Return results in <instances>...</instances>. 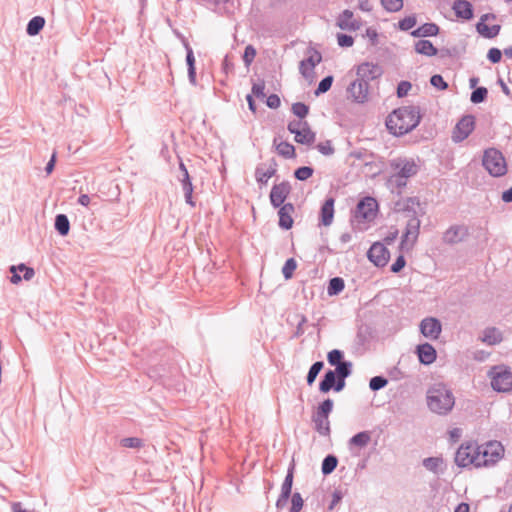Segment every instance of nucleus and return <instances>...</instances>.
Masks as SVG:
<instances>
[{
  "label": "nucleus",
  "instance_id": "nucleus-1",
  "mask_svg": "<svg viewBox=\"0 0 512 512\" xmlns=\"http://www.w3.org/2000/svg\"><path fill=\"white\" fill-rule=\"evenodd\" d=\"M420 121V114L414 107H401L393 110L386 119V127L395 136L413 130Z\"/></svg>",
  "mask_w": 512,
  "mask_h": 512
},
{
  "label": "nucleus",
  "instance_id": "nucleus-2",
  "mask_svg": "<svg viewBox=\"0 0 512 512\" xmlns=\"http://www.w3.org/2000/svg\"><path fill=\"white\" fill-rule=\"evenodd\" d=\"M427 404L431 411L437 414H447L453 408L455 399L444 384L438 383L428 390Z\"/></svg>",
  "mask_w": 512,
  "mask_h": 512
},
{
  "label": "nucleus",
  "instance_id": "nucleus-3",
  "mask_svg": "<svg viewBox=\"0 0 512 512\" xmlns=\"http://www.w3.org/2000/svg\"><path fill=\"white\" fill-rule=\"evenodd\" d=\"M483 165L494 177L503 176L507 171V165L502 153L494 148L487 149L483 155Z\"/></svg>",
  "mask_w": 512,
  "mask_h": 512
},
{
  "label": "nucleus",
  "instance_id": "nucleus-4",
  "mask_svg": "<svg viewBox=\"0 0 512 512\" xmlns=\"http://www.w3.org/2000/svg\"><path fill=\"white\" fill-rule=\"evenodd\" d=\"M504 456V447L500 442L491 441L479 446L478 467L493 465Z\"/></svg>",
  "mask_w": 512,
  "mask_h": 512
},
{
  "label": "nucleus",
  "instance_id": "nucleus-5",
  "mask_svg": "<svg viewBox=\"0 0 512 512\" xmlns=\"http://www.w3.org/2000/svg\"><path fill=\"white\" fill-rule=\"evenodd\" d=\"M394 173L391 181L397 186L405 185V179L415 175L418 171V165L413 159H399L392 163Z\"/></svg>",
  "mask_w": 512,
  "mask_h": 512
},
{
  "label": "nucleus",
  "instance_id": "nucleus-6",
  "mask_svg": "<svg viewBox=\"0 0 512 512\" xmlns=\"http://www.w3.org/2000/svg\"><path fill=\"white\" fill-rule=\"evenodd\" d=\"M378 213V202L373 197H364L356 206L354 218L358 223L373 221Z\"/></svg>",
  "mask_w": 512,
  "mask_h": 512
},
{
  "label": "nucleus",
  "instance_id": "nucleus-7",
  "mask_svg": "<svg viewBox=\"0 0 512 512\" xmlns=\"http://www.w3.org/2000/svg\"><path fill=\"white\" fill-rule=\"evenodd\" d=\"M479 445L474 442L463 443L457 450L455 462L460 467L473 465L478 467Z\"/></svg>",
  "mask_w": 512,
  "mask_h": 512
},
{
  "label": "nucleus",
  "instance_id": "nucleus-8",
  "mask_svg": "<svg viewBox=\"0 0 512 512\" xmlns=\"http://www.w3.org/2000/svg\"><path fill=\"white\" fill-rule=\"evenodd\" d=\"M288 130L295 135L297 143L311 145L315 141V133L311 130L307 121L295 120L288 124Z\"/></svg>",
  "mask_w": 512,
  "mask_h": 512
},
{
  "label": "nucleus",
  "instance_id": "nucleus-9",
  "mask_svg": "<svg viewBox=\"0 0 512 512\" xmlns=\"http://www.w3.org/2000/svg\"><path fill=\"white\" fill-rule=\"evenodd\" d=\"M420 221L417 217H411L406 225L405 232L400 243V250L409 251L417 242L419 236Z\"/></svg>",
  "mask_w": 512,
  "mask_h": 512
},
{
  "label": "nucleus",
  "instance_id": "nucleus-10",
  "mask_svg": "<svg viewBox=\"0 0 512 512\" xmlns=\"http://www.w3.org/2000/svg\"><path fill=\"white\" fill-rule=\"evenodd\" d=\"M490 375L491 385L494 390L499 392H509L512 390V372L502 368H494Z\"/></svg>",
  "mask_w": 512,
  "mask_h": 512
},
{
  "label": "nucleus",
  "instance_id": "nucleus-11",
  "mask_svg": "<svg viewBox=\"0 0 512 512\" xmlns=\"http://www.w3.org/2000/svg\"><path fill=\"white\" fill-rule=\"evenodd\" d=\"M368 259L377 267H384L390 259V252L381 242H375L367 252Z\"/></svg>",
  "mask_w": 512,
  "mask_h": 512
},
{
  "label": "nucleus",
  "instance_id": "nucleus-12",
  "mask_svg": "<svg viewBox=\"0 0 512 512\" xmlns=\"http://www.w3.org/2000/svg\"><path fill=\"white\" fill-rule=\"evenodd\" d=\"M475 128V118L471 115L462 117L456 124L452 139L455 142H461L466 139Z\"/></svg>",
  "mask_w": 512,
  "mask_h": 512
},
{
  "label": "nucleus",
  "instance_id": "nucleus-13",
  "mask_svg": "<svg viewBox=\"0 0 512 512\" xmlns=\"http://www.w3.org/2000/svg\"><path fill=\"white\" fill-rule=\"evenodd\" d=\"M356 74L359 79L368 83V81L376 80L383 74V69L379 64L372 62H363L358 65Z\"/></svg>",
  "mask_w": 512,
  "mask_h": 512
},
{
  "label": "nucleus",
  "instance_id": "nucleus-14",
  "mask_svg": "<svg viewBox=\"0 0 512 512\" xmlns=\"http://www.w3.org/2000/svg\"><path fill=\"white\" fill-rule=\"evenodd\" d=\"M347 97L356 103H364L368 99V83L356 79L347 88Z\"/></svg>",
  "mask_w": 512,
  "mask_h": 512
},
{
  "label": "nucleus",
  "instance_id": "nucleus-15",
  "mask_svg": "<svg viewBox=\"0 0 512 512\" xmlns=\"http://www.w3.org/2000/svg\"><path fill=\"white\" fill-rule=\"evenodd\" d=\"M495 15L493 14H485L480 18V21L476 25V29L480 35L485 38H494L500 32V25L498 24H489V21H494Z\"/></svg>",
  "mask_w": 512,
  "mask_h": 512
},
{
  "label": "nucleus",
  "instance_id": "nucleus-16",
  "mask_svg": "<svg viewBox=\"0 0 512 512\" xmlns=\"http://www.w3.org/2000/svg\"><path fill=\"white\" fill-rule=\"evenodd\" d=\"M290 185L287 182L275 184L270 192V201L274 207H280L290 194Z\"/></svg>",
  "mask_w": 512,
  "mask_h": 512
},
{
  "label": "nucleus",
  "instance_id": "nucleus-17",
  "mask_svg": "<svg viewBox=\"0 0 512 512\" xmlns=\"http://www.w3.org/2000/svg\"><path fill=\"white\" fill-rule=\"evenodd\" d=\"M421 333L431 339H437L441 333V324L436 318H426L420 324Z\"/></svg>",
  "mask_w": 512,
  "mask_h": 512
},
{
  "label": "nucleus",
  "instance_id": "nucleus-18",
  "mask_svg": "<svg viewBox=\"0 0 512 512\" xmlns=\"http://www.w3.org/2000/svg\"><path fill=\"white\" fill-rule=\"evenodd\" d=\"M468 235V230L464 226H453L443 235V240L448 244L461 242Z\"/></svg>",
  "mask_w": 512,
  "mask_h": 512
},
{
  "label": "nucleus",
  "instance_id": "nucleus-19",
  "mask_svg": "<svg viewBox=\"0 0 512 512\" xmlns=\"http://www.w3.org/2000/svg\"><path fill=\"white\" fill-rule=\"evenodd\" d=\"M294 213V206L291 203L284 204L279 209V226L283 229H290L293 226L292 214Z\"/></svg>",
  "mask_w": 512,
  "mask_h": 512
},
{
  "label": "nucleus",
  "instance_id": "nucleus-20",
  "mask_svg": "<svg viewBox=\"0 0 512 512\" xmlns=\"http://www.w3.org/2000/svg\"><path fill=\"white\" fill-rule=\"evenodd\" d=\"M452 9L458 18L463 20H470L473 18L472 5L466 0H456L453 3Z\"/></svg>",
  "mask_w": 512,
  "mask_h": 512
},
{
  "label": "nucleus",
  "instance_id": "nucleus-21",
  "mask_svg": "<svg viewBox=\"0 0 512 512\" xmlns=\"http://www.w3.org/2000/svg\"><path fill=\"white\" fill-rule=\"evenodd\" d=\"M292 484H293V469H291L288 474L286 475V478L282 484L281 487V495L279 499L277 500L276 506L278 508H282L286 505L287 500L291 494L292 490Z\"/></svg>",
  "mask_w": 512,
  "mask_h": 512
},
{
  "label": "nucleus",
  "instance_id": "nucleus-22",
  "mask_svg": "<svg viewBox=\"0 0 512 512\" xmlns=\"http://www.w3.org/2000/svg\"><path fill=\"white\" fill-rule=\"evenodd\" d=\"M276 168L273 165L261 164L256 168L255 178L260 185H266L275 175Z\"/></svg>",
  "mask_w": 512,
  "mask_h": 512
},
{
  "label": "nucleus",
  "instance_id": "nucleus-23",
  "mask_svg": "<svg viewBox=\"0 0 512 512\" xmlns=\"http://www.w3.org/2000/svg\"><path fill=\"white\" fill-rule=\"evenodd\" d=\"M321 55L318 53L312 54L307 59L301 61L300 72L305 78H311L314 72L315 66L320 63Z\"/></svg>",
  "mask_w": 512,
  "mask_h": 512
},
{
  "label": "nucleus",
  "instance_id": "nucleus-24",
  "mask_svg": "<svg viewBox=\"0 0 512 512\" xmlns=\"http://www.w3.org/2000/svg\"><path fill=\"white\" fill-rule=\"evenodd\" d=\"M353 12L344 10L337 19V25L342 30H357L359 24L353 18Z\"/></svg>",
  "mask_w": 512,
  "mask_h": 512
},
{
  "label": "nucleus",
  "instance_id": "nucleus-25",
  "mask_svg": "<svg viewBox=\"0 0 512 512\" xmlns=\"http://www.w3.org/2000/svg\"><path fill=\"white\" fill-rule=\"evenodd\" d=\"M334 202L333 198H328L321 207L320 220L324 226H329L333 222L335 212Z\"/></svg>",
  "mask_w": 512,
  "mask_h": 512
},
{
  "label": "nucleus",
  "instance_id": "nucleus-26",
  "mask_svg": "<svg viewBox=\"0 0 512 512\" xmlns=\"http://www.w3.org/2000/svg\"><path fill=\"white\" fill-rule=\"evenodd\" d=\"M179 167H180V170L183 172V179L181 180V182H182L183 191L185 193L186 202L188 204H190L191 206H194L195 204L192 200L193 185H192L188 170L182 162L180 163Z\"/></svg>",
  "mask_w": 512,
  "mask_h": 512
},
{
  "label": "nucleus",
  "instance_id": "nucleus-27",
  "mask_svg": "<svg viewBox=\"0 0 512 512\" xmlns=\"http://www.w3.org/2000/svg\"><path fill=\"white\" fill-rule=\"evenodd\" d=\"M417 353L420 362L426 365L433 363L436 359V351L433 346L428 343L419 345Z\"/></svg>",
  "mask_w": 512,
  "mask_h": 512
},
{
  "label": "nucleus",
  "instance_id": "nucleus-28",
  "mask_svg": "<svg viewBox=\"0 0 512 512\" xmlns=\"http://www.w3.org/2000/svg\"><path fill=\"white\" fill-rule=\"evenodd\" d=\"M371 441V433L369 431L359 432L349 440V446L354 448L366 447Z\"/></svg>",
  "mask_w": 512,
  "mask_h": 512
},
{
  "label": "nucleus",
  "instance_id": "nucleus-29",
  "mask_svg": "<svg viewBox=\"0 0 512 512\" xmlns=\"http://www.w3.org/2000/svg\"><path fill=\"white\" fill-rule=\"evenodd\" d=\"M439 32V27L434 23H425L422 26L418 27L416 30L412 32L413 36L416 37H425V36H435Z\"/></svg>",
  "mask_w": 512,
  "mask_h": 512
},
{
  "label": "nucleus",
  "instance_id": "nucleus-30",
  "mask_svg": "<svg viewBox=\"0 0 512 512\" xmlns=\"http://www.w3.org/2000/svg\"><path fill=\"white\" fill-rule=\"evenodd\" d=\"M415 50L418 54L425 56H434L437 53V49L433 46L429 40H419L415 44Z\"/></svg>",
  "mask_w": 512,
  "mask_h": 512
},
{
  "label": "nucleus",
  "instance_id": "nucleus-31",
  "mask_svg": "<svg viewBox=\"0 0 512 512\" xmlns=\"http://www.w3.org/2000/svg\"><path fill=\"white\" fill-rule=\"evenodd\" d=\"M45 19L41 16L33 17L27 25V34L30 36L37 35L44 27Z\"/></svg>",
  "mask_w": 512,
  "mask_h": 512
},
{
  "label": "nucleus",
  "instance_id": "nucleus-32",
  "mask_svg": "<svg viewBox=\"0 0 512 512\" xmlns=\"http://www.w3.org/2000/svg\"><path fill=\"white\" fill-rule=\"evenodd\" d=\"M316 430L321 435H328L330 432V423L328 417L315 414L313 417Z\"/></svg>",
  "mask_w": 512,
  "mask_h": 512
},
{
  "label": "nucleus",
  "instance_id": "nucleus-33",
  "mask_svg": "<svg viewBox=\"0 0 512 512\" xmlns=\"http://www.w3.org/2000/svg\"><path fill=\"white\" fill-rule=\"evenodd\" d=\"M276 145L277 153L285 158H293L296 156L295 148L292 144L286 141L274 142Z\"/></svg>",
  "mask_w": 512,
  "mask_h": 512
},
{
  "label": "nucleus",
  "instance_id": "nucleus-34",
  "mask_svg": "<svg viewBox=\"0 0 512 512\" xmlns=\"http://www.w3.org/2000/svg\"><path fill=\"white\" fill-rule=\"evenodd\" d=\"M335 383H336V372L329 370L328 372H326L323 380L321 381L319 389L321 392L327 393L335 386Z\"/></svg>",
  "mask_w": 512,
  "mask_h": 512
},
{
  "label": "nucleus",
  "instance_id": "nucleus-35",
  "mask_svg": "<svg viewBox=\"0 0 512 512\" xmlns=\"http://www.w3.org/2000/svg\"><path fill=\"white\" fill-rule=\"evenodd\" d=\"M502 340L501 333L496 328H489L484 331L482 341L489 345H495Z\"/></svg>",
  "mask_w": 512,
  "mask_h": 512
},
{
  "label": "nucleus",
  "instance_id": "nucleus-36",
  "mask_svg": "<svg viewBox=\"0 0 512 512\" xmlns=\"http://www.w3.org/2000/svg\"><path fill=\"white\" fill-rule=\"evenodd\" d=\"M345 287L344 280L340 277L332 278L329 282L327 293L329 296H334L343 291Z\"/></svg>",
  "mask_w": 512,
  "mask_h": 512
},
{
  "label": "nucleus",
  "instance_id": "nucleus-37",
  "mask_svg": "<svg viewBox=\"0 0 512 512\" xmlns=\"http://www.w3.org/2000/svg\"><path fill=\"white\" fill-rule=\"evenodd\" d=\"M55 227L61 235H67L70 229L68 218L63 214L57 215L55 219Z\"/></svg>",
  "mask_w": 512,
  "mask_h": 512
},
{
  "label": "nucleus",
  "instance_id": "nucleus-38",
  "mask_svg": "<svg viewBox=\"0 0 512 512\" xmlns=\"http://www.w3.org/2000/svg\"><path fill=\"white\" fill-rule=\"evenodd\" d=\"M337 458L335 456H327L322 463L323 474H330L337 466Z\"/></svg>",
  "mask_w": 512,
  "mask_h": 512
},
{
  "label": "nucleus",
  "instance_id": "nucleus-39",
  "mask_svg": "<svg viewBox=\"0 0 512 512\" xmlns=\"http://www.w3.org/2000/svg\"><path fill=\"white\" fill-rule=\"evenodd\" d=\"M443 464V459L440 457H430L423 461V465L426 469L437 472L438 468Z\"/></svg>",
  "mask_w": 512,
  "mask_h": 512
},
{
  "label": "nucleus",
  "instance_id": "nucleus-40",
  "mask_svg": "<svg viewBox=\"0 0 512 512\" xmlns=\"http://www.w3.org/2000/svg\"><path fill=\"white\" fill-rule=\"evenodd\" d=\"M296 268H297V263H296L295 259L289 258L285 262V264L282 268V273H283L285 279H290L293 276V273L296 270Z\"/></svg>",
  "mask_w": 512,
  "mask_h": 512
},
{
  "label": "nucleus",
  "instance_id": "nucleus-41",
  "mask_svg": "<svg viewBox=\"0 0 512 512\" xmlns=\"http://www.w3.org/2000/svg\"><path fill=\"white\" fill-rule=\"evenodd\" d=\"M382 6L389 12H397L403 7V0H381Z\"/></svg>",
  "mask_w": 512,
  "mask_h": 512
},
{
  "label": "nucleus",
  "instance_id": "nucleus-42",
  "mask_svg": "<svg viewBox=\"0 0 512 512\" xmlns=\"http://www.w3.org/2000/svg\"><path fill=\"white\" fill-rule=\"evenodd\" d=\"M323 368V362L321 361H318V362H315L309 372H308V375H307V383L309 385H312L313 382L315 381L317 375L319 374V372L322 370Z\"/></svg>",
  "mask_w": 512,
  "mask_h": 512
},
{
  "label": "nucleus",
  "instance_id": "nucleus-43",
  "mask_svg": "<svg viewBox=\"0 0 512 512\" xmlns=\"http://www.w3.org/2000/svg\"><path fill=\"white\" fill-rule=\"evenodd\" d=\"M292 112L300 118L299 120H303L309 112V107L304 103L297 102L292 105Z\"/></svg>",
  "mask_w": 512,
  "mask_h": 512
},
{
  "label": "nucleus",
  "instance_id": "nucleus-44",
  "mask_svg": "<svg viewBox=\"0 0 512 512\" xmlns=\"http://www.w3.org/2000/svg\"><path fill=\"white\" fill-rule=\"evenodd\" d=\"M332 409L333 401L331 399H327L319 405L316 414L324 417H329V414L332 411Z\"/></svg>",
  "mask_w": 512,
  "mask_h": 512
},
{
  "label": "nucleus",
  "instance_id": "nucleus-45",
  "mask_svg": "<svg viewBox=\"0 0 512 512\" xmlns=\"http://www.w3.org/2000/svg\"><path fill=\"white\" fill-rule=\"evenodd\" d=\"M487 93H488V91L486 88H484V87L477 88L476 90H474L472 92L470 99L473 103H480L485 100Z\"/></svg>",
  "mask_w": 512,
  "mask_h": 512
},
{
  "label": "nucleus",
  "instance_id": "nucleus-46",
  "mask_svg": "<svg viewBox=\"0 0 512 512\" xmlns=\"http://www.w3.org/2000/svg\"><path fill=\"white\" fill-rule=\"evenodd\" d=\"M313 174V169L308 166H303L295 171V177L298 180L304 181L310 178Z\"/></svg>",
  "mask_w": 512,
  "mask_h": 512
},
{
  "label": "nucleus",
  "instance_id": "nucleus-47",
  "mask_svg": "<svg viewBox=\"0 0 512 512\" xmlns=\"http://www.w3.org/2000/svg\"><path fill=\"white\" fill-rule=\"evenodd\" d=\"M121 445L126 448H140L143 443L142 440L137 437H128L121 440Z\"/></svg>",
  "mask_w": 512,
  "mask_h": 512
},
{
  "label": "nucleus",
  "instance_id": "nucleus-48",
  "mask_svg": "<svg viewBox=\"0 0 512 512\" xmlns=\"http://www.w3.org/2000/svg\"><path fill=\"white\" fill-rule=\"evenodd\" d=\"M332 83H333L332 76H327L324 79H322L318 85L317 90L315 91L316 95L327 92L331 88Z\"/></svg>",
  "mask_w": 512,
  "mask_h": 512
},
{
  "label": "nucleus",
  "instance_id": "nucleus-49",
  "mask_svg": "<svg viewBox=\"0 0 512 512\" xmlns=\"http://www.w3.org/2000/svg\"><path fill=\"white\" fill-rule=\"evenodd\" d=\"M317 149L321 154L325 156H330L334 153V147L330 140L319 143L317 145Z\"/></svg>",
  "mask_w": 512,
  "mask_h": 512
},
{
  "label": "nucleus",
  "instance_id": "nucleus-50",
  "mask_svg": "<svg viewBox=\"0 0 512 512\" xmlns=\"http://www.w3.org/2000/svg\"><path fill=\"white\" fill-rule=\"evenodd\" d=\"M292 506L290 512H300L303 508L304 501L299 493H294L291 500Z\"/></svg>",
  "mask_w": 512,
  "mask_h": 512
},
{
  "label": "nucleus",
  "instance_id": "nucleus-51",
  "mask_svg": "<svg viewBox=\"0 0 512 512\" xmlns=\"http://www.w3.org/2000/svg\"><path fill=\"white\" fill-rule=\"evenodd\" d=\"M342 357H343L342 352L337 349L330 351L327 355L328 362L331 365H336V366L339 365V363H342L341 362Z\"/></svg>",
  "mask_w": 512,
  "mask_h": 512
},
{
  "label": "nucleus",
  "instance_id": "nucleus-52",
  "mask_svg": "<svg viewBox=\"0 0 512 512\" xmlns=\"http://www.w3.org/2000/svg\"><path fill=\"white\" fill-rule=\"evenodd\" d=\"M416 25V18L415 16H408L399 21V28L401 30L407 31L411 28H413Z\"/></svg>",
  "mask_w": 512,
  "mask_h": 512
},
{
  "label": "nucleus",
  "instance_id": "nucleus-53",
  "mask_svg": "<svg viewBox=\"0 0 512 512\" xmlns=\"http://www.w3.org/2000/svg\"><path fill=\"white\" fill-rule=\"evenodd\" d=\"M386 384H387V380L385 378L376 376L370 380L369 386L372 390H379V389L385 387Z\"/></svg>",
  "mask_w": 512,
  "mask_h": 512
},
{
  "label": "nucleus",
  "instance_id": "nucleus-54",
  "mask_svg": "<svg viewBox=\"0 0 512 512\" xmlns=\"http://www.w3.org/2000/svg\"><path fill=\"white\" fill-rule=\"evenodd\" d=\"M255 56H256V50L251 45H248L245 48L244 55H243V60H244L245 64L247 66H249L252 63V61L254 60Z\"/></svg>",
  "mask_w": 512,
  "mask_h": 512
},
{
  "label": "nucleus",
  "instance_id": "nucleus-55",
  "mask_svg": "<svg viewBox=\"0 0 512 512\" xmlns=\"http://www.w3.org/2000/svg\"><path fill=\"white\" fill-rule=\"evenodd\" d=\"M411 87H412V85L408 81L400 82L397 87V96L400 98L405 97L411 90Z\"/></svg>",
  "mask_w": 512,
  "mask_h": 512
},
{
  "label": "nucleus",
  "instance_id": "nucleus-56",
  "mask_svg": "<svg viewBox=\"0 0 512 512\" xmlns=\"http://www.w3.org/2000/svg\"><path fill=\"white\" fill-rule=\"evenodd\" d=\"M337 41L341 47H351L354 43V39L346 34H338Z\"/></svg>",
  "mask_w": 512,
  "mask_h": 512
},
{
  "label": "nucleus",
  "instance_id": "nucleus-57",
  "mask_svg": "<svg viewBox=\"0 0 512 512\" xmlns=\"http://www.w3.org/2000/svg\"><path fill=\"white\" fill-rule=\"evenodd\" d=\"M430 82L434 87L440 90H445L448 86L441 75H433Z\"/></svg>",
  "mask_w": 512,
  "mask_h": 512
},
{
  "label": "nucleus",
  "instance_id": "nucleus-58",
  "mask_svg": "<svg viewBox=\"0 0 512 512\" xmlns=\"http://www.w3.org/2000/svg\"><path fill=\"white\" fill-rule=\"evenodd\" d=\"M349 366L350 364L347 362L339 363V365H337L336 367L335 372L338 374L339 377L346 378L350 374Z\"/></svg>",
  "mask_w": 512,
  "mask_h": 512
},
{
  "label": "nucleus",
  "instance_id": "nucleus-59",
  "mask_svg": "<svg viewBox=\"0 0 512 512\" xmlns=\"http://www.w3.org/2000/svg\"><path fill=\"white\" fill-rule=\"evenodd\" d=\"M487 57L492 63H498L501 60L502 52L498 48H491L488 51Z\"/></svg>",
  "mask_w": 512,
  "mask_h": 512
},
{
  "label": "nucleus",
  "instance_id": "nucleus-60",
  "mask_svg": "<svg viewBox=\"0 0 512 512\" xmlns=\"http://www.w3.org/2000/svg\"><path fill=\"white\" fill-rule=\"evenodd\" d=\"M406 261L402 255H400L391 266V271L394 273L400 272L405 267Z\"/></svg>",
  "mask_w": 512,
  "mask_h": 512
},
{
  "label": "nucleus",
  "instance_id": "nucleus-61",
  "mask_svg": "<svg viewBox=\"0 0 512 512\" xmlns=\"http://www.w3.org/2000/svg\"><path fill=\"white\" fill-rule=\"evenodd\" d=\"M280 98L276 94H271L267 97L266 104L269 108L277 109L280 106Z\"/></svg>",
  "mask_w": 512,
  "mask_h": 512
},
{
  "label": "nucleus",
  "instance_id": "nucleus-62",
  "mask_svg": "<svg viewBox=\"0 0 512 512\" xmlns=\"http://www.w3.org/2000/svg\"><path fill=\"white\" fill-rule=\"evenodd\" d=\"M264 90H265V84H264V82L255 83V84L253 85V87H252V93H253V95H255L256 97L263 98V97L265 96Z\"/></svg>",
  "mask_w": 512,
  "mask_h": 512
},
{
  "label": "nucleus",
  "instance_id": "nucleus-63",
  "mask_svg": "<svg viewBox=\"0 0 512 512\" xmlns=\"http://www.w3.org/2000/svg\"><path fill=\"white\" fill-rule=\"evenodd\" d=\"M10 507L12 512H37L34 509L24 507L21 502H12Z\"/></svg>",
  "mask_w": 512,
  "mask_h": 512
},
{
  "label": "nucleus",
  "instance_id": "nucleus-64",
  "mask_svg": "<svg viewBox=\"0 0 512 512\" xmlns=\"http://www.w3.org/2000/svg\"><path fill=\"white\" fill-rule=\"evenodd\" d=\"M19 271H24L23 278L25 280H31L34 277V270L30 267L25 266L24 264L18 265Z\"/></svg>",
  "mask_w": 512,
  "mask_h": 512
}]
</instances>
